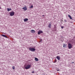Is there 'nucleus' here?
Listing matches in <instances>:
<instances>
[{"instance_id": "6e6552de", "label": "nucleus", "mask_w": 75, "mask_h": 75, "mask_svg": "<svg viewBox=\"0 0 75 75\" xmlns=\"http://www.w3.org/2000/svg\"><path fill=\"white\" fill-rule=\"evenodd\" d=\"M1 36H2V37H5V38H8V37H7V36L4 35H1Z\"/></svg>"}, {"instance_id": "4be33fe9", "label": "nucleus", "mask_w": 75, "mask_h": 75, "mask_svg": "<svg viewBox=\"0 0 75 75\" xmlns=\"http://www.w3.org/2000/svg\"><path fill=\"white\" fill-rule=\"evenodd\" d=\"M12 69H15V68H14V67H12Z\"/></svg>"}, {"instance_id": "423d86ee", "label": "nucleus", "mask_w": 75, "mask_h": 75, "mask_svg": "<svg viewBox=\"0 0 75 75\" xmlns=\"http://www.w3.org/2000/svg\"><path fill=\"white\" fill-rule=\"evenodd\" d=\"M56 58L58 60H60V57L59 56H58L56 57Z\"/></svg>"}, {"instance_id": "f257e3e1", "label": "nucleus", "mask_w": 75, "mask_h": 75, "mask_svg": "<svg viewBox=\"0 0 75 75\" xmlns=\"http://www.w3.org/2000/svg\"><path fill=\"white\" fill-rule=\"evenodd\" d=\"M29 50L30 51H32L33 52H34V51H35V49L33 47H30V48H29Z\"/></svg>"}, {"instance_id": "20e7f679", "label": "nucleus", "mask_w": 75, "mask_h": 75, "mask_svg": "<svg viewBox=\"0 0 75 75\" xmlns=\"http://www.w3.org/2000/svg\"><path fill=\"white\" fill-rule=\"evenodd\" d=\"M14 12H10V16H14Z\"/></svg>"}, {"instance_id": "f8f14e48", "label": "nucleus", "mask_w": 75, "mask_h": 75, "mask_svg": "<svg viewBox=\"0 0 75 75\" xmlns=\"http://www.w3.org/2000/svg\"><path fill=\"white\" fill-rule=\"evenodd\" d=\"M28 18H26L24 19V22H26V21H28Z\"/></svg>"}, {"instance_id": "393cba45", "label": "nucleus", "mask_w": 75, "mask_h": 75, "mask_svg": "<svg viewBox=\"0 0 75 75\" xmlns=\"http://www.w3.org/2000/svg\"><path fill=\"white\" fill-rule=\"evenodd\" d=\"M71 63L72 64H74V62H72Z\"/></svg>"}, {"instance_id": "c85d7f7f", "label": "nucleus", "mask_w": 75, "mask_h": 75, "mask_svg": "<svg viewBox=\"0 0 75 75\" xmlns=\"http://www.w3.org/2000/svg\"><path fill=\"white\" fill-rule=\"evenodd\" d=\"M25 7H26V6H25Z\"/></svg>"}, {"instance_id": "dca6fc26", "label": "nucleus", "mask_w": 75, "mask_h": 75, "mask_svg": "<svg viewBox=\"0 0 75 75\" xmlns=\"http://www.w3.org/2000/svg\"><path fill=\"white\" fill-rule=\"evenodd\" d=\"M57 31V29H55L54 28L52 30L53 31Z\"/></svg>"}, {"instance_id": "bb28decb", "label": "nucleus", "mask_w": 75, "mask_h": 75, "mask_svg": "<svg viewBox=\"0 0 75 75\" xmlns=\"http://www.w3.org/2000/svg\"><path fill=\"white\" fill-rule=\"evenodd\" d=\"M42 16H43V17H44V15H42Z\"/></svg>"}, {"instance_id": "cd10ccee", "label": "nucleus", "mask_w": 75, "mask_h": 75, "mask_svg": "<svg viewBox=\"0 0 75 75\" xmlns=\"http://www.w3.org/2000/svg\"><path fill=\"white\" fill-rule=\"evenodd\" d=\"M1 7H0V9H1Z\"/></svg>"}, {"instance_id": "a211bd4d", "label": "nucleus", "mask_w": 75, "mask_h": 75, "mask_svg": "<svg viewBox=\"0 0 75 75\" xmlns=\"http://www.w3.org/2000/svg\"><path fill=\"white\" fill-rule=\"evenodd\" d=\"M54 28H55V29H56V28H57V27H56V26L55 25H54Z\"/></svg>"}, {"instance_id": "f3484780", "label": "nucleus", "mask_w": 75, "mask_h": 75, "mask_svg": "<svg viewBox=\"0 0 75 75\" xmlns=\"http://www.w3.org/2000/svg\"><path fill=\"white\" fill-rule=\"evenodd\" d=\"M30 8H33V5L31 6V7H30Z\"/></svg>"}, {"instance_id": "a878e982", "label": "nucleus", "mask_w": 75, "mask_h": 75, "mask_svg": "<svg viewBox=\"0 0 75 75\" xmlns=\"http://www.w3.org/2000/svg\"><path fill=\"white\" fill-rule=\"evenodd\" d=\"M57 71H59V70H57Z\"/></svg>"}, {"instance_id": "6ab92c4d", "label": "nucleus", "mask_w": 75, "mask_h": 75, "mask_svg": "<svg viewBox=\"0 0 75 75\" xmlns=\"http://www.w3.org/2000/svg\"><path fill=\"white\" fill-rule=\"evenodd\" d=\"M57 62V59H55L54 62V63H55V62Z\"/></svg>"}, {"instance_id": "4468645a", "label": "nucleus", "mask_w": 75, "mask_h": 75, "mask_svg": "<svg viewBox=\"0 0 75 75\" xmlns=\"http://www.w3.org/2000/svg\"><path fill=\"white\" fill-rule=\"evenodd\" d=\"M35 60L36 61H38V59L36 57H35Z\"/></svg>"}, {"instance_id": "2eb2a0df", "label": "nucleus", "mask_w": 75, "mask_h": 75, "mask_svg": "<svg viewBox=\"0 0 75 75\" xmlns=\"http://www.w3.org/2000/svg\"><path fill=\"white\" fill-rule=\"evenodd\" d=\"M63 47L66 48L67 47V45H65V44H64L63 45Z\"/></svg>"}, {"instance_id": "0eeeda50", "label": "nucleus", "mask_w": 75, "mask_h": 75, "mask_svg": "<svg viewBox=\"0 0 75 75\" xmlns=\"http://www.w3.org/2000/svg\"><path fill=\"white\" fill-rule=\"evenodd\" d=\"M48 27L49 28H51V24L50 23H49V25H48Z\"/></svg>"}, {"instance_id": "412c9836", "label": "nucleus", "mask_w": 75, "mask_h": 75, "mask_svg": "<svg viewBox=\"0 0 75 75\" xmlns=\"http://www.w3.org/2000/svg\"><path fill=\"white\" fill-rule=\"evenodd\" d=\"M64 21L65 23H66V22H67V20H64Z\"/></svg>"}, {"instance_id": "b1692460", "label": "nucleus", "mask_w": 75, "mask_h": 75, "mask_svg": "<svg viewBox=\"0 0 75 75\" xmlns=\"http://www.w3.org/2000/svg\"><path fill=\"white\" fill-rule=\"evenodd\" d=\"M64 26H62V27H61V28H62V29H63V28H64Z\"/></svg>"}, {"instance_id": "aec40b11", "label": "nucleus", "mask_w": 75, "mask_h": 75, "mask_svg": "<svg viewBox=\"0 0 75 75\" xmlns=\"http://www.w3.org/2000/svg\"><path fill=\"white\" fill-rule=\"evenodd\" d=\"M42 42V39H41L40 41V42Z\"/></svg>"}, {"instance_id": "7ed1b4c3", "label": "nucleus", "mask_w": 75, "mask_h": 75, "mask_svg": "<svg viewBox=\"0 0 75 75\" xmlns=\"http://www.w3.org/2000/svg\"><path fill=\"white\" fill-rule=\"evenodd\" d=\"M68 46L69 49H71L72 48V45L70 43H68Z\"/></svg>"}, {"instance_id": "ddd939ff", "label": "nucleus", "mask_w": 75, "mask_h": 75, "mask_svg": "<svg viewBox=\"0 0 75 75\" xmlns=\"http://www.w3.org/2000/svg\"><path fill=\"white\" fill-rule=\"evenodd\" d=\"M7 11H11V8H8L7 9Z\"/></svg>"}, {"instance_id": "9b49d317", "label": "nucleus", "mask_w": 75, "mask_h": 75, "mask_svg": "<svg viewBox=\"0 0 75 75\" xmlns=\"http://www.w3.org/2000/svg\"><path fill=\"white\" fill-rule=\"evenodd\" d=\"M68 16L69 17V18H70V19H71V20H72V17L70 15H68Z\"/></svg>"}, {"instance_id": "5701e85b", "label": "nucleus", "mask_w": 75, "mask_h": 75, "mask_svg": "<svg viewBox=\"0 0 75 75\" xmlns=\"http://www.w3.org/2000/svg\"><path fill=\"white\" fill-rule=\"evenodd\" d=\"M32 73H33V74H34V71H33L32 72Z\"/></svg>"}, {"instance_id": "1a4fd4ad", "label": "nucleus", "mask_w": 75, "mask_h": 75, "mask_svg": "<svg viewBox=\"0 0 75 75\" xmlns=\"http://www.w3.org/2000/svg\"><path fill=\"white\" fill-rule=\"evenodd\" d=\"M31 33H35V31L34 30H32L31 31Z\"/></svg>"}, {"instance_id": "39448f33", "label": "nucleus", "mask_w": 75, "mask_h": 75, "mask_svg": "<svg viewBox=\"0 0 75 75\" xmlns=\"http://www.w3.org/2000/svg\"><path fill=\"white\" fill-rule=\"evenodd\" d=\"M43 33V32L42 30H40L38 32V34H42Z\"/></svg>"}, {"instance_id": "9d476101", "label": "nucleus", "mask_w": 75, "mask_h": 75, "mask_svg": "<svg viewBox=\"0 0 75 75\" xmlns=\"http://www.w3.org/2000/svg\"><path fill=\"white\" fill-rule=\"evenodd\" d=\"M22 8L24 10V11L27 10V8L26 7L23 8Z\"/></svg>"}, {"instance_id": "f03ea898", "label": "nucleus", "mask_w": 75, "mask_h": 75, "mask_svg": "<svg viewBox=\"0 0 75 75\" xmlns=\"http://www.w3.org/2000/svg\"><path fill=\"white\" fill-rule=\"evenodd\" d=\"M31 68V65H28L25 67V68L26 69H30Z\"/></svg>"}]
</instances>
